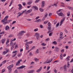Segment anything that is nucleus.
Wrapping results in <instances>:
<instances>
[{"label":"nucleus","mask_w":73,"mask_h":73,"mask_svg":"<svg viewBox=\"0 0 73 73\" xmlns=\"http://www.w3.org/2000/svg\"><path fill=\"white\" fill-rule=\"evenodd\" d=\"M45 1H43L42 2V5H41V7L42 8H43L45 6Z\"/></svg>","instance_id":"5"},{"label":"nucleus","mask_w":73,"mask_h":73,"mask_svg":"<svg viewBox=\"0 0 73 73\" xmlns=\"http://www.w3.org/2000/svg\"><path fill=\"white\" fill-rule=\"evenodd\" d=\"M36 21L37 23H41V22L42 21L40 19H38L36 21H35V22H36Z\"/></svg>","instance_id":"17"},{"label":"nucleus","mask_w":73,"mask_h":73,"mask_svg":"<svg viewBox=\"0 0 73 73\" xmlns=\"http://www.w3.org/2000/svg\"><path fill=\"white\" fill-rule=\"evenodd\" d=\"M67 67L69 68L70 67V64H69V62H67Z\"/></svg>","instance_id":"26"},{"label":"nucleus","mask_w":73,"mask_h":73,"mask_svg":"<svg viewBox=\"0 0 73 73\" xmlns=\"http://www.w3.org/2000/svg\"><path fill=\"white\" fill-rule=\"evenodd\" d=\"M40 28H44V27H43V25H40Z\"/></svg>","instance_id":"41"},{"label":"nucleus","mask_w":73,"mask_h":73,"mask_svg":"<svg viewBox=\"0 0 73 73\" xmlns=\"http://www.w3.org/2000/svg\"><path fill=\"white\" fill-rule=\"evenodd\" d=\"M46 44H45V43L43 42L42 43V44H41V45L42 46H45V45H46Z\"/></svg>","instance_id":"33"},{"label":"nucleus","mask_w":73,"mask_h":73,"mask_svg":"<svg viewBox=\"0 0 73 73\" xmlns=\"http://www.w3.org/2000/svg\"><path fill=\"white\" fill-rule=\"evenodd\" d=\"M54 70V72L55 73H57V71L56 70V69H55Z\"/></svg>","instance_id":"55"},{"label":"nucleus","mask_w":73,"mask_h":73,"mask_svg":"<svg viewBox=\"0 0 73 73\" xmlns=\"http://www.w3.org/2000/svg\"><path fill=\"white\" fill-rule=\"evenodd\" d=\"M12 20H9L7 21L6 22H4L3 23L4 25H6L7 24H8V23H10V21H11Z\"/></svg>","instance_id":"8"},{"label":"nucleus","mask_w":73,"mask_h":73,"mask_svg":"<svg viewBox=\"0 0 73 73\" xmlns=\"http://www.w3.org/2000/svg\"><path fill=\"white\" fill-rule=\"evenodd\" d=\"M9 70V73H11L12 72V69H8Z\"/></svg>","instance_id":"43"},{"label":"nucleus","mask_w":73,"mask_h":73,"mask_svg":"<svg viewBox=\"0 0 73 73\" xmlns=\"http://www.w3.org/2000/svg\"><path fill=\"white\" fill-rule=\"evenodd\" d=\"M64 38L62 37V36H60V38H59V40H61L62 39H63Z\"/></svg>","instance_id":"37"},{"label":"nucleus","mask_w":73,"mask_h":73,"mask_svg":"<svg viewBox=\"0 0 73 73\" xmlns=\"http://www.w3.org/2000/svg\"><path fill=\"white\" fill-rule=\"evenodd\" d=\"M67 67V65H65L63 67V68L64 71H66V67Z\"/></svg>","instance_id":"16"},{"label":"nucleus","mask_w":73,"mask_h":73,"mask_svg":"<svg viewBox=\"0 0 73 73\" xmlns=\"http://www.w3.org/2000/svg\"><path fill=\"white\" fill-rule=\"evenodd\" d=\"M32 1H31L30 2H29L27 3V4H28L29 5H30L31 4H32Z\"/></svg>","instance_id":"35"},{"label":"nucleus","mask_w":73,"mask_h":73,"mask_svg":"<svg viewBox=\"0 0 73 73\" xmlns=\"http://www.w3.org/2000/svg\"><path fill=\"white\" fill-rule=\"evenodd\" d=\"M35 36L36 37L37 40H39V38H40V37H39V36H40V34H39V33H35Z\"/></svg>","instance_id":"1"},{"label":"nucleus","mask_w":73,"mask_h":73,"mask_svg":"<svg viewBox=\"0 0 73 73\" xmlns=\"http://www.w3.org/2000/svg\"><path fill=\"white\" fill-rule=\"evenodd\" d=\"M16 54H17V53H15L13 55L12 57H15V56L16 55Z\"/></svg>","instance_id":"52"},{"label":"nucleus","mask_w":73,"mask_h":73,"mask_svg":"<svg viewBox=\"0 0 73 73\" xmlns=\"http://www.w3.org/2000/svg\"><path fill=\"white\" fill-rule=\"evenodd\" d=\"M29 55L30 56H33V54L31 52H30L29 53Z\"/></svg>","instance_id":"44"},{"label":"nucleus","mask_w":73,"mask_h":73,"mask_svg":"<svg viewBox=\"0 0 73 73\" xmlns=\"http://www.w3.org/2000/svg\"><path fill=\"white\" fill-rule=\"evenodd\" d=\"M1 41L2 43V44H4V42H5V39H3L2 40H1Z\"/></svg>","instance_id":"18"},{"label":"nucleus","mask_w":73,"mask_h":73,"mask_svg":"<svg viewBox=\"0 0 73 73\" xmlns=\"http://www.w3.org/2000/svg\"><path fill=\"white\" fill-rule=\"evenodd\" d=\"M38 29L37 28H36L34 30V32H37V31H38Z\"/></svg>","instance_id":"40"},{"label":"nucleus","mask_w":73,"mask_h":73,"mask_svg":"<svg viewBox=\"0 0 73 73\" xmlns=\"http://www.w3.org/2000/svg\"><path fill=\"white\" fill-rule=\"evenodd\" d=\"M39 1H40V0H36L35 1V3H38V2H39Z\"/></svg>","instance_id":"49"},{"label":"nucleus","mask_w":73,"mask_h":73,"mask_svg":"<svg viewBox=\"0 0 73 73\" xmlns=\"http://www.w3.org/2000/svg\"><path fill=\"white\" fill-rule=\"evenodd\" d=\"M48 23V21H46L44 22V24H47V23Z\"/></svg>","instance_id":"47"},{"label":"nucleus","mask_w":73,"mask_h":73,"mask_svg":"<svg viewBox=\"0 0 73 73\" xmlns=\"http://www.w3.org/2000/svg\"><path fill=\"white\" fill-rule=\"evenodd\" d=\"M53 34V33L52 32L51 33L49 34V36H52V34Z\"/></svg>","instance_id":"50"},{"label":"nucleus","mask_w":73,"mask_h":73,"mask_svg":"<svg viewBox=\"0 0 73 73\" xmlns=\"http://www.w3.org/2000/svg\"><path fill=\"white\" fill-rule=\"evenodd\" d=\"M18 7H19V9L20 10L22 9V5L21 4H19L18 5Z\"/></svg>","instance_id":"13"},{"label":"nucleus","mask_w":73,"mask_h":73,"mask_svg":"<svg viewBox=\"0 0 73 73\" xmlns=\"http://www.w3.org/2000/svg\"><path fill=\"white\" fill-rule=\"evenodd\" d=\"M35 71L34 70H31L29 71H27V73H33V72H35Z\"/></svg>","instance_id":"9"},{"label":"nucleus","mask_w":73,"mask_h":73,"mask_svg":"<svg viewBox=\"0 0 73 73\" xmlns=\"http://www.w3.org/2000/svg\"><path fill=\"white\" fill-rule=\"evenodd\" d=\"M12 44H13V42H11L10 43V46H12L11 47V49H13V48H14V46L12 45Z\"/></svg>","instance_id":"12"},{"label":"nucleus","mask_w":73,"mask_h":73,"mask_svg":"<svg viewBox=\"0 0 73 73\" xmlns=\"http://www.w3.org/2000/svg\"><path fill=\"white\" fill-rule=\"evenodd\" d=\"M65 17H64L61 20V21L60 22V26H61V25H62V24H63L64 21V20H65Z\"/></svg>","instance_id":"4"},{"label":"nucleus","mask_w":73,"mask_h":73,"mask_svg":"<svg viewBox=\"0 0 73 73\" xmlns=\"http://www.w3.org/2000/svg\"><path fill=\"white\" fill-rule=\"evenodd\" d=\"M30 36V34H29V33H27V34L26 36L27 37H29Z\"/></svg>","instance_id":"39"},{"label":"nucleus","mask_w":73,"mask_h":73,"mask_svg":"<svg viewBox=\"0 0 73 73\" xmlns=\"http://www.w3.org/2000/svg\"><path fill=\"white\" fill-rule=\"evenodd\" d=\"M42 69V67H41L40 68V69L38 70H37L36 71V72H40L41 70Z\"/></svg>","instance_id":"14"},{"label":"nucleus","mask_w":73,"mask_h":73,"mask_svg":"<svg viewBox=\"0 0 73 73\" xmlns=\"http://www.w3.org/2000/svg\"><path fill=\"white\" fill-rule=\"evenodd\" d=\"M52 44H54V45H56L57 44V42L56 41H54L52 42Z\"/></svg>","instance_id":"27"},{"label":"nucleus","mask_w":73,"mask_h":73,"mask_svg":"<svg viewBox=\"0 0 73 73\" xmlns=\"http://www.w3.org/2000/svg\"><path fill=\"white\" fill-rule=\"evenodd\" d=\"M39 17H39V16L35 18L36 20H37V19H38L39 18Z\"/></svg>","instance_id":"60"},{"label":"nucleus","mask_w":73,"mask_h":73,"mask_svg":"<svg viewBox=\"0 0 73 73\" xmlns=\"http://www.w3.org/2000/svg\"><path fill=\"white\" fill-rule=\"evenodd\" d=\"M26 50H28L29 49V45L28 44H26Z\"/></svg>","instance_id":"22"},{"label":"nucleus","mask_w":73,"mask_h":73,"mask_svg":"<svg viewBox=\"0 0 73 73\" xmlns=\"http://www.w3.org/2000/svg\"><path fill=\"white\" fill-rule=\"evenodd\" d=\"M46 48V47L44 46V47H42V49L44 50V49H45Z\"/></svg>","instance_id":"64"},{"label":"nucleus","mask_w":73,"mask_h":73,"mask_svg":"<svg viewBox=\"0 0 73 73\" xmlns=\"http://www.w3.org/2000/svg\"><path fill=\"white\" fill-rule=\"evenodd\" d=\"M7 18H8V16H7L5 17L4 18V19L2 20V21H1V23H5V22H7V19H8Z\"/></svg>","instance_id":"2"},{"label":"nucleus","mask_w":73,"mask_h":73,"mask_svg":"<svg viewBox=\"0 0 73 73\" xmlns=\"http://www.w3.org/2000/svg\"><path fill=\"white\" fill-rule=\"evenodd\" d=\"M43 64H48V60H47L44 61L43 62Z\"/></svg>","instance_id":"42"},{"label":"nucleus","mask_w":73,"mask_h":73,"mask_svg":"<svg viewBox=\"0 0 73 73\" xmlns=\"http://www.w3.org/2000/svg\"><path fill=\"white\" fill-rule=\"evenodd\" d=\"M25 67V66L23 65L22 66L18 67V69H23V68H24Z\"/></svg>","instance_id":"15"},{"label":"nucleus","mask_w":73,"mask_h":73,"mask_svg":"<svg viewBox=\"0 0 73 73\" xmlns=\"http://www.w3.org/2000/svg\"><path fill=\"white\" fill-rule=\"evenodd\" d=\"M32 11V9H31L26 11V13H27V12H28V13H31Z\"/></svg>","instance_id":"23"},{"label":"nucleus","mask_w":73,"mask_h":73,"mask_svg":"<svg viewBox=\"0 0 73 73\" xmlns=\"http://www.w3.org/2000/svg\"><path fill=\"white\" fill-rule=\"evenodd\" d=\"M64 31L66 32V33H68V31H67V30H66V29H65Z\"/></svg>","instance_id":"56"},{"label":"nucleus","mask_w":73,"mask_h":73,"mask_svg":"<svg viewBox=\"0 0 73 73\" xmlns=\"http://www.w3.org/2000/svg\"><path fill=\"white\" fill-rule=\"evenodd\" d=\"M68 9H70L72 10V11H73V7L68 6Z\"/></svg>","instance_id":"28"},{"label":"nucleus","mask_w":73,"mask_h":73,"mask_svg":"<svg viewBox=\"0 0 73 73\" xmlns=\"http://www.w3.org/2000/svg\"><path fill=\"white\" fill-rule=\"evenodd\" d=\"M23 5L24 6H25V5H26V3H23Z\"/></svg>","instance_id":"62"},{"label":"nucleus","mask_w":73,"mask_h":73,"mask_svg":"<svg viewBox=\"0 0 73 73\" xmlns=\"http://www.w3.org/2000/svg\"><path fill=\"white\" fill-rule=\"evenodd\" d=\"M60 48H59L58 47L56 46L55 47V51L56 52H59V50H60Z\"/></svg>","instance_id":"6"},{"label":"nucleus","mask_w":73,"mask_h":73,"mask_svg":"<svg viewBox=\"0 0 73 73\" xmlns=\"http://www.w3.org/2000/svg\"><path fill=\"white\" fill-rule=\"evenodd\" d=\"M6 62V60H5L4 61H3V62H2V63H3V64H5V62Z\"/></svg>","instance_id":"63"},{"label":"nucleus","mask_w":73,"mask_h":73,"mask_svg":"<svg viewBox=\"0 0 73 73\" xmlns=\"http://www.w3.org/2000/svg\"><path fill=\"white\" fill-rule=\"evenodd\" d=\"M39 10L40 11V12H43L44 10L43 9H42V8H40Z\"/></svg>","instance_id":"34"},{"label":"nucleus","mask_w":73,"mask_h":73,"mask_svg":"<svg viewBox=\"0 0 73 73\" xmlns=\"http://www.w3.org/2000/svg\"><path fill=\"white\" fill-rule=\"evenodd\" d=\"M13 64H11L9 65V66L7 67L8 69H12V67H13Z\"/></svg>","instance_id":"10"},{"label":"nucleus","mask_w":73,"mask_h":73,"mask_svg":"<svg viewBox=\"0 0 73 73\" xmlns=\"http://www.w3.org/2000/svg\"><path fill=\"white\" fill-rule=\"evenodd\" d=\"M59 25L60 22H58V23H57L56 25V28H57V27H58V26H59Z\"/></svg>","instance_id":"31"},{"label":"nucleus","mask_w":73,"mask_h":73,"mask_svg":"<svg viewBox=\"0 0 73 73\" xmlns=\"http://www.w3.org/2000/svg\"><path fill=\"white\" fill-rule=\"evenodd\" d=\"M34 60L35 61H39V59H38L36 58H34Z\"/></svg>","instance_id":"32"},{"label":"nucleus","mask_w":73,"mask_h":73,"mask_svg":"<svg viewBox=\"0 0 73 73\" xmlns=\"http://www.w3.org/2000/svg\"><path fill=\"white\" fill-rule=\"evenodd\" d=\"M63 36V34H62V32H60V36Z\"/></svg>","instance_id":"38"},{"label":"nucleus","mask_w":73,"mask_h":73,"mask_svg":"<svg viewBox=\"0 0 73 73\" xmlns=\"http://www.w3.org/2000/svg\"><path fill=\"white\" fill-rule=\"evenodd\" d=\"M51 15H52V13H50L48 15L49 16H51Z\"/></svg>","instance_id":"54"},{"label":"nucleus","mask_w":73,"mask_h":73,"mask_svg":"<svg viewBox=\"0 0 73 73\" xmlns=\"http://www.w3.org/2000/svg\"><path fill=\"white\" fill-rule=\"evenodd\" d=\"M18 38H21V36L19 34H18Z\"/></svg>","instance_id":"45"},{"label":"nucleus","mask_w":73,"mask_h":73,"mask_svg":"<svg viewBox=\"0 0 73 73\" xmlns=\"http://www.w3.org/2000/svg\"><path fill=\"white\" fill-rule=\"evenodd\" d=\"M5 33V32L3 31L1 33H0V35H2V34H4Z\"/></svg>","instance_id":"48"},{"label":"nucleus","mask_w":73,"mask_h":73,"mask_svg":"<svg viewBox=\"0 0 73 73\" xmlns=\"http://www.w3.org/2000/svg\"><path fill=\"white\" fill-rule=\"evenodd\" d=\"M57 14L59 16H64V14L62 12L57 13Z\"/></svg>","instance_id":"7"},{"label":"nucleus","mask_w":73,"mask_h":73,"mask_svg":"<svg viewBox=\"0 0 73 73\" xmlns=\"http://www.w3.org/2000/svg\"><path fill=\"white\" fill-rule=\"evenodd\" d=\"M48 29H51V27H52V26H51L52 24L50 23V22H49L48 24Z\"/></svg>","instance_id":"3"},{"label":"nucleus","mask_w":73,"mask_h":73,"mask_svg":"<svg viewBox=\"0 0 73 73\" xmlns=\"http://www.w3.org/2000/svg\"><path fill=\"white\" fill-rule=\"evenodd\" d=\"M14 73H18V71H17V70H15L14 71Z\"/></svg>","instance_id":"46"},{"label":"nucleus","mask_w":73,"mask_h":73,"mask_svg":"<svg viewBox=\"0 0 73 73\" xmlns=\"http://www.w3.org/2000/svg\"><path fill=\"white\" fill-rule=\"evenodd\" d=\"M21 61H22V60L20 59L19 61H18V62L16 63V65H19V64L20 63Z\"/></svg>","instance_id":"11"},{"label":"nucleus","mask_w":73,"mask_h":73,"mask_svg":"<svg viewBox=\"0 0 73 73\" xmlns=\"http://www.w3.org/2000/svg\"><path fill=\"white\" fill-rule=\"evenodd\" d=\"M57 22V21H56L54 22V24H56V23Z\"/></svg>","instance_id":"61"},{"label":"nucleus","mask_w":73,"mask_h":73,"mask_svg":"<svg viewBox=\"0 0 73 73\" xmlns=\"http://www.w3.org/2000/svg\"><path fill=\"white\" fill-rule=\"evenodd\" d=\"M16 22V21H13V23H12V25H13V24H14V23H15Z\"/></svg>","instance_id":"57"},{"label":"nucleus","mask_w":73,"mask_h":73,"mask_svg":"<svg viewBox=\"0 0 73 73\" xmlns=\"http://www.w3.org/2000/svg\"><path fill=\"white\" fill-rule=\"evenodd\" d=\"M53 60V59L51 58L50 60H48L47 61V63L48 64H49V63H50V62H51V61Z\"/></svg>","instance_id":"21"},{"label":"nucleus","mask_w":73,"mask_h":73,"mask_svg":"<svg viewBox=\"0 0 73 73\" xmlns=\"http://www.w3.org/2000/svg\"><path fill=\"white\" fill-rule=\"evenodd\" d=\"M9 39H8L7 40V41L6 42V44L7 45V44H8V43L9 42Z\"/></svg>","instance_id":"53"},{"label":"nucleus","mask_w":73,"mask_h":73,"mask_svg":"<svg viewBox=\"0 0 73 73\" xmlns=\"http://www.w3.org/2000/svg\"><path fill=\"white\" fill-rule=\"evenodd\" d=\"M21 54H19L18 55V57H20V56H21Z\"/></svg>","instance_id":"58"},{"label":"nucleus","mask_w":73,"mask_h":73,"mask_svg":"<svg viewBox=\"0 0 73 73\" xmlns=\"http://www.w3.org/2000/svg\"><path fill=\"white\" fill-rule=\"evenodd\" d=\"M7 53L5 51H4L3 52V55H5V54H7Z\"/></svg>","instance_id":"36"},{"label":"nucleus","mask_w":73,"mask_h":73,"mask_svg":"<svg viewBox=\"0 0 73 73\" xmlns=\"http://www.w3.org/2000/svg\"><path fill=\"white\" fill-rule=\"evenodd\" d=\"M52 53V51H49V54H50Z\"/></svg>","instance_id":"59"},{"label":"nucleus","mask_w":73,"mask_h":73,"mask_svg":"<svg viewBox=\"0 0 73 73\" xmlns=\"http://www.w3.org/2000/svg\"><path fill=\"white\" fill-rule=\"evenodd\" d=\"M48 13H45V15H44V18H46L47 17H48Z\"/></svg>","instance_id":"25"},{"label":"nucleus","mask_w":73,"mask_h":73,"mask_svg":"<svg viewBox=\"0 0 73 73\" xmlns=\"http://www.w3.org/2000/svg\"><path fill=\"white\" fill-rule=\"evenodd\" d=\"M20 33H21V35H24V33H25V31H21V32H20Z\"/></svg>","instance_id":"24"},{"label":"nucleus","mask_w":73,"mask_h":73,"mask_svg":"<svg viewBox=\"0 0 73 73\" xmlns=\"http://www.w3.org/2000/svg\"><path fill=\"white\" fill-rule=\"evenodd\" d=\"M33 8H35V10H38V7L35 6H33Z\"/></svg>","instance_id":"20"},{"label":"nucleus","mask_w":73,"mask_h":73,"mask_svg":"<svg viewBox=\"0 0 73 73\" xmlns=\"http://www.w3.org/2000/svg\"><path fill=\"white\" fill-rule=\"evenodd\" d=\"M62 43H60L59 44L58 46H61V45H62Z\"/></svg>","instance_id":"51"},{"label":"nucleus","mask_w":73,"mask_h":73,"mask_svg":"<svg viewBox=\"0 0 73 73\" xmlns=\"http://www.w3.org/2000/svg\"><path fill=\"white\" fill-rule=\"evenodd\" d=\"M9 27L7 25L6 26H5V29L6 31H7L8 29H9Z\"/></svg>","instance_id":"19"},{"label":"nucleus","mask_w":73,"mask_h":73,"mask_svg":"<svg viewBox=\"0 0 73 73\" xmlns=\"http://www.w3.org/2000/svg\"><path fill=\"white\" fill-rule=\"evenodd\" d=\"M48 30H49V31L48 32H47V33H50V32H52V31H53V29L52 30H51V29H48Z\"/></svg>","instance_id":"30"},{"label":"nucleus","mask_w":73,"mask_h":73,"mask_svg":"<svg viewBox=\"0 0 73 73\" xmlns=\"http://www.w3.org/2000/svg\"><path fill=\"white\" fill-rule=\"evenodd\" d=\"M39 53V50L38 49H37L36 50V52H35V53L36 54H38V53Z\"/></svg>","instance_id":"29"}]
</instances>
